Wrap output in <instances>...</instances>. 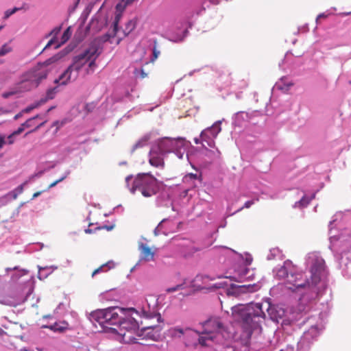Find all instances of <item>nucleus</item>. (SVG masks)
Segmentation results:
<instances>
[{
	"instance_id": "15",
	"label": "nucleus",
	"mask_w": 351,
	"mask_h": 351,
	"mask_svg": "<svg viewBox=\"0 0 351 351\" xmlns=\"http://www.w3.org/2000/svg\"><path fill=\"white\" fill-rule=\"evenodd\" d=\"M267 311L271 319L276 322H278L279 319L283 317L285 314L283 308L270 304H268Z\"/></svg>"
},
{
	"instance_id": "24",
	"label": "nucleus",
	"mask_w": 351,
	"mask_h": 351,
	"mask_svg": "<svg viewBox=\"0 0 351 351\" xmlns=\"http://www.w3.org/2000/svg\"><path fill=\"white\" fill-rule=\"evenodd\" d=\"M293 83L292 82H286L285 79H281L280 81L277 84L276 86L278 89L282 91L287 93L291 86H293Z\"/></svg>"
},
{
	"instance_id": "10",
	"label": "nucleus",
	"mask_w": 351,
	"mask_h": 351,
	"mask_svg": "<svg viewBox=\"0 0 351 351\" xmlns=\"http://www.w3.org/2000/svg\"><path fill=\"white\" fill-rule=\"evenodd\" d=\"M47 70L39 64L23 74L30 83H35L36 87L38 86L42 80L47 78Z\"/></svg>"
},
{
	"instance_id": "31",
	"label": "nucleus",
	"mask_w": 351,
	"mask_h": 351,
	"mask_svg": "<svg viewBox=\"0 0 351 351\" xmlns=\"http://www.w3.org/2000/svg\"><path fill=\"white\" fill-rule=\"evenodd\" d=\"M37 119H41V116L37 114L36 116L29 119L25 123H23V125H25V128H31L35 125L34 122Z\"/></svg>"
},
{
	"instance_id": "16",
	"label": "nucleus",
	"mask_w": 351,
	"mask_h": 351,
	"mask_svg": "<svg viewBox=\"0 0 351 351\" xmlns=\"http://www.w3.org/2000/svg\"><path fill=\"white\" fill-rule=\"evenodd\" d=\"M193 332H195L197 334V332L192 330L189 328H182L178 326L171 328L168 330L169 335L172 338H180L182 336L189 335Z\"/></svg>"
},
{
	"instance_id": "61",
	"label": "nucleus",
	"mask_w": 351,
	"mask_h": 351,
	"mask_svg": "<svg viewBox=\"0 0 351 351\" xmlns=\"http://www.w3.org/2000/svg\"><path fill=\"white\" fill-rule=\"evenodd\" d=\"M3 28V26H0V30Z\"/></svg>"
},
{
	"instance_id": "43",
	"label": "nucleus",
	"mask_w": 351,
	"mask_h": 351,
	"mask_svg": "<svg viewBox=\"0 0 351 351\" xmlns=\"http://www.w3.org/2000/svg\"><path fill=\"white\" fill-rule=\"evenodd\" d=\"M60 29H61V27H56L55 29H53L51 32L50 34H54L55 36H56V35H57V34L60 32Z\"/></svg>"
},
{
	"instance_id": "25",
	"label": "nucleus",
	"mask_w": 351,
	"mask_h": 351,
	"mask_svg": "<svg viewBox=\"0 0 351 351\" xmlns=\"http://www.w3.org/2000/svg\"><path fill=\"white\" fill-rule=\"evenodd\" d=\"M57 92H58V87H54V88L48 89L46 93L45 97L41 99L40 100V103L45 104L48 100L53 99L56 94L57 93Z\"/></svg>"
},
{
	"instance_id": "55",
	"label": "nucleus",
	"mask_w": 351,
	"mask_h": 351,
	"mask_svg": "<svg viewBox=\"0 0 351 351\" xmlns=\"http://www.w3.org/2000/svg\"><path fill=\"white\" fill-rule=\"evenodd\" d=\"M85 231H86V232H88V233H90L91 232V230H90V229H87Z\"/></svg>"
},
{
	"instance_id": "6",
	"label": "nucleus",
	"mask_w": 351,
	"mask_h": 351,
	"mask_svg": "<svg viewBox=\"0 0 351 351\" xmlns=\"http://www.w3.org/2000/svg\"><path fill=\"white\" fill-rule=\"evenodd\" d=\"M135 312H130L123 316L121 322L117 324V332L121 336V341L125 343H136L134 335L139 328L138 322L133 316Z\"/></svg>"
},
{
	"instance_id": "50",
	"label": "nucleus",
	"mask_w": 351,
	"mask_h": 351,
	"mask_svg": "<svg viewBox=\"0 0 351 351\" xmlns=\"http://www.w3.org/2000/svg\"><path fill=\"white\" fill-rule=\"evenodd\" d=\"M125 5L131 4L134 1V0H123Z\"/></svg>"
},
{
	"instance_id": "33",
	"label": "nucleus",
	"mask_w": 351,
	"mask_h": 351,
	"mask_svg": "<svg viewBox=\"0 0 351 351\" xmlns=\"http://www.w3.org/2000/svg\"><path fill=\"white\" fill-rule=\"evenodd\" d=\"M70 174V171H66L64 174L63 175V176H62L60 178H59L58 180L54 181L53 182L49 184V186H48V189H51L53 186H55L57 184H58L59 182L63 181L64 179H66L68 176Z\"/></svg>"
},
{
	"instance_id": "38",
	"label": "nucleus",
	"mask_w": 351,
	"mask_h": 351,
	"mask_svg": "<svg viewBox=\"0 0 351 351\" xmlns=\"http://www.w3.org/2000/svg\"><path fill=\"white\" fill-rule=\"evenodd\" d=\"M254 204V200H250V201H247L243 207H241V208H239L238 210V211H241V210H243V208H249L251 206H252L253 204Z\"/></svg>"
},
{
	"instance_id": "60",
	"label": "nucleus",
	"mask_w": 351,
	"mask_h": 351,
	"mask_svg": "<svg viewBox=\"0 0 351 351\" xmlns=\"http://www.w3.org/2000/svg\"><path fill=\"white\" fill-rule=\"evenodd\" d=\"M142 76L144 77L145 76V73L142 72Z\"/></svg>"
},
{
	"instance_id": "58",
	"label": "nucleus",
	"mask_w": 351,
	"mask_h": 351,
	"mask_svg": "<svg viewBox=\"0 0 351 351\" xmlns=\"http://www.w3.org/2000/svg\"><path fill=\"white\" fill-rule=\"evenodd\" d=\"M9 139H10L9 143H10V144H12V143H13V142H12V139H11V138H9Z\"/></svg>"
},
{
	"instance_id": "23",
	"label": "nucleus",
	"mask_w": 351,
	"mask_h": 351,
	"mask_svg": "<svg viewBox=\"0 0 351 351\" xmlns=\"http://www.w3.org/2000/svg\"><path fill=\"white\" fill-rule=\"evenodd\" d=\"M68 323L66 322H56L55 324L45 326L46 328H49L50 330L55 332H63L68 328Z\"/></svg>"
},
{
	"instance_id": "37",
	"label": "nucleus",
	"mask_w": 351,
	"mask_h": 351,
	"mask_svg": "<svg viewBox=\"0 0 351 351\" xmlns=\"http://www.w3.org/2000/svg\"><path fill=\"white\" fill-rule=\"evenodd\" d=\"M159 55H160V51H158L156 49V45H155L153 48V57L151 59V62H154L158 58Z\"/></svg>"
},
{
	"instance_id": "54",
	"label": "nucleus",
	"mask_w": 351,
	"mask_h": 351,
	"mask_svg": "<svg viewBox=\"0 0 351 351\" xmlns=\"http://www.w3.org/2000/svg\"><path fill=\"white\" fill-rule=\"evenodd\" d=\"M17 10V8H14L13 10H11V12H13L14 14Z\"/></svg>"
},
{
	"instance_id": "41",
	"label": "nucleus",
	"mask_w": 351,
	"mask_h": 351,
	"mask_svg": "<svg viewBox=\"0 0 351 351\" xmlns=\"http://www.w3.org/2000/svg\"><path fill=\"white\" fill-rule=\"evenodd\" d=\"M188 178L190 179L195 180V179H197V176L195 173H189L185 176V179H187Z\"/></svg>"
},
{
	"instance_id": "56",
	"label": "nucleus",
	"mask_w": 351,
	"mask_h": 351,
	"mask_svg": "<svg viewBox=\"0 0 351 351\" xmlns=\"http://www.w3.org/2000/svg\"><path fill=\"white\" fill-rule=\"evenodd\" d=\"M19 187H20L19 190L22 191L23 190V185H21Z\"/></svg>"
},
{
	"instance_id": "8",
	"label": "nucleus",
	"mask_w": 351,
	"mask_h": 351,
	"mask_svg": "<svg viewBox=\"0 0 351 351\" xmlns=\"http://www.w3.org/2000/svg\"><path fill=\"white\" fill-rule=\"evenodd\" d=\"M133 188L146 197L155 195L158 190L157 180L148 173L138 175L134 180Z\"/></svg>"
},
{
	"instance_id": "34",
	"label": "nucleus",
	"mask_w": 351,
	"mask_h": 351,
	"mask_svg": "<svg viewBox=\"0 0 351 351\" xmlns=\"http://www.w3.org/2000/svg\"><path fill=\"white\" fill-rule=\"evenodd\" d=\"M43 104L42 103H40V101L32 106H27L26 108L23 110L24 112L28 113L31 112L33 109L38 107L40 105Z\"/></svg>"
},
{
	"instance_id": "4",
	"label": "nucleus",
	"mask_w": 351,
	"mask_h": 351,
	"mask_svg": "<svg viewBox=\"0 0 351 351\" xmlns=\"http://www.w3.org/2000/svg\"><path fill=\"white\" fill-rule=\"evenodd\" d=\"M97 40L95 39L88 49L73 58V62L69 66L74 71L73 80L77 78L79 71L86 63H88V68L86 70V74L94 72L97 67L96 60L100 54L96 43Z\"/></svg>"
},
{
	"instance_id": "30",
	"label": "nucleus",
	"mask_w": 351,
	"mask_h": 351,
	"mask_svg": "<svg viewBox=\"0 0 351 351\" xmlns=\"http://www.w3.org/2000/svg\"><path fill=\"white\" fill-rule=\"evenodd\" d=\"M311 202V199L306 196H304L300 201L295 202V207H305Z\"/></svg>"
},
{
	"instance_id": "28",
	"label": "nucleus",
	"mask_w": 351,
	"mask_h": 351,
	"mask_svg": "<svg viewBox=\"0 0 351 351\" xmlns=\"http://www.w3.org/2000/svg\"><path fill=\"white\" fill-rule=\"evenodd\" d=\"M135 27V24L133 21H130L125 25V29L123 31V36H128Z\"/></svg>"
},
{
	"instance_id": "17",
	"label": "nucleus",
	"mask_w": 351,
	"mask_h": 351,
	"mask_svg": "<svg viewBox=\"0 0 351 351\" xmlns=\"http://www.w3.org/2000/svg\"><path fill=\"white\" fill-rule=\"evenodd\" d=\"M73 74L74 71L71 69L70 66H69L60 75V77L55 80L54 82L56 84L60 83L61 85H66L71 80H73Z\"/></svg>"
},
{
	"instance_id": "27",
	"label": "nucleus",
	"mask_w": 351,
	"mask_h": 351,
	"mask_svg": "<svg viewBox=\"0 0 351 351\" xmlns=\"http://www.w3.org/2000/svg\"><path fill=\"white\" fill-rule=\"evenodd\" d=\"M143 315L146 319H152L156 317L158 321H159L161 318L160 315L155 311H146L145 310H142Z\"/></svg>"
},
{
	"instance_id": "51",
	"label": "nucleus",
	"mask_w": 351,
	"mask_h": 351,
	"mask_svg": "<svg viewBox=\"0 0 351 351\" xmlns=\"http://www.w3.org/2000/svg\"><path fill=\"white\" fill-rule=\"evenodd\" d=\"M252 261V258H251V257L247 258L245 260L247 265H250Z\"/></svg>"
},
{
	"instance_id": "18",
	"label": "nucleus",
	"mask_w": 351,
	"mask_h": 351,
	"mask_svg": "<svg viewBox=\"0 0 351 351\" xmlns=\"http://www.w3.org/2000/svg\"><path fill=\"white\" fill-rule=\"evenodd\" d=\"M72 50V48H69V47H66L61 51L58 52L57 54L54 55L53 56L51 57L48 60H45L43 64H40L39 65H42L43 67L45 68L46 66L50 65L52 63L56 62L60 59H62L63 57H64L66 54H68Z\"/></svg>"
},
{
	"instance_id": "22",
	"label": "nucleus",
	"mask_w": 351,
	"mask_h": 351,
	"mask_svg": "<svg viewBox=\"0 0 351 351\" xmlns=\"http://www.w3.org/2000/svg\"><path fill=\"white\" fill-rule=\"evenodd\" d=\"M151 138V135L149 134H147L142 136L133 146L132 151H135L137 149L142 148L146 146L148 144Z\"/></svg>"
},
{
	"instance_id": "45",
	"label": "nucleus",
	"mask_w": 351,
	"mask_h": 351,
	"mask_svg": "<svg viewBox=\"0 0 351 351\" xmlns=\"http://www.w3.org/2000/svg\"><path fill=\"white\" fill-rule=\"evenodd\" d=\"M45 123H46V121H44L41 122L40 123H39L38 125H37L36 126L35 129H34V130H33V131H35V130H36L37 129L40 128V127L43 126V125H45ZM31 132H32V130Z\"/></svg>"
},
{
	"instance_id": "63",
	"label": "nucleus",
	"mask_w": 351,
	"mask_h": 351,
	"mask_svg": "<svg viewBox=\"0 0 351 351\" xmlns=\"http://www.w3.org/2000/svg\"><path fill=\"white\" fill-rule=\"evenodd\" d=\"M350 14H351V12H350Z\"/></svg>"
},
{
	"instance_id": "26",
	"label": "nucleus",
	"mask_w": 351,
	"mask_h": 351,
	"mask_svg": "<svg viewBox=\"0 0 351 351\" xmlns=\"http://www.w3.org/2000/svg\"><path fill=\"white\" fill-rule=\"evenodd\" d=\"M71 27H69L66 28V29L64 32L62 37H61V43L58 45L56 47V49H58L60 47L61 45L65 43L71 37Z\"/></svg>"
},
{
	"instance_id": "13",
	"label": "nucleus",
	"mask_w": 351,
	"mask_h": 351,
	"mask_svg": "<svg viewBox=\"0 0 351 351\" xmlns=\"http://www.w3.org/2000/svg\"><path fill=\"white\" fill-rule=\"evenodd\" d=\"M36 87V84H32L30 82L27 80V78L24 77V76L22 75L21 77V81L16 84V90L12 93V94L16 93H23V92H27L29 91ZM11 95L10 93H6L4 94V97H8Z\"/></svg>"
},
{
	"instance_id": "35",
	"label": "nucleus",
	"mask_w": 351,
	"mask_h": 351,
	"mask_svg": "<svg viewBox=\"0 0 351 351\" xmlns=\"http://www.w3.org/2000/svg\"><path fill=\"white\" fill-rule=\"evenodd\" d=\"M25 128V125H23V123L21 124V126L16 131H14L12 134H10L8 136V138H12L13 136L20 134L21 132H23Z\"/></svg>"
},
{
	"instance_id": "20",
	"label": "nucleus",
	"mask_w": 351,
	"mask_h": 351,
	"mask_svg": "<svg viewBox=\"0 0 351 351\" xmlns=\"http://www.w3.org/2000/svg\"><path fill=\"white\" fill-rule=\"evenodd\" d=\"M139 250L141 251V258L142 260L150 261L154 259V252H152V249L148 245L141 243L139 245Z\"/></svg>"
},
{
	"instance_id": "2",
	"label": "nucleus",
	"mask_w": 351,
	"mask_h": 351,
	"mask_svg": "<svg viewBox=\"0 0 351 351\" xmlns=\"http://www.w3.org/2000/svg\"><path fill=\"white\" fill-rule=\"evenodd\" d=\"M202 324L204 330L198 339L202 346H210V342L213 341L223 343V339H228L231 337L219 317H210Z\"/></svg>"
},
{
	"instance_id": "9",
	"label": "nucleus",
	"mask_w": 351,
	"mask_h": 351,
	"mask_svg": "<svg viewBox=\"0 0 351 351\" xmlns=\"http://www.w3.org/2000/svg\"><path fill=\"white\" fill-rule=\"evenodd\" d=\"M324 268V260L321 257L315 256L312 261L311 279L307 278L310 282V287L315 286L320 282Z\"/></svg>"
},
{
	"instance_id": "62",
	"label": "nucleus",
	"mask_w": 351,
	"mask_h": 351,
	"mask_svg": "<svg viewBox=\"0 0 351 351\" xmlns=\"http://www.w3.org/2000/svg\"><path fill=\"white\" fill-rule=\"evenodd\" d=\"M350 84H351V81L350 82Z\"/></svg>"
},
{
	"instance_id": "5",
	"label": "nucleus",
	"mask_w": 351,
	"mask_h": 351,
	"mask_svg": "<svg viewBox=\"0 0 351 351\" xmlns=\"http://www.w3.org/2000/svg\"><path fill=\"white\" fill-rule=\"evenodd\" d=\"M292 267L291 262L287 261L276 272L278 278L285 280V287L292 291L310 287V282L306 278H304V274L292 271L291 269Z\"/></svg>"
},
{
	"instance_id": "47",
	"label": "nucleus",
	"mask_w": 351,
	"mask_h": 351,
	"mask_svg": "<svg viewBox=\"0 0 351 351\" xmlns=\"http://www.w3.org/2000/svg\"><path fill=\"white\" fill-rule=\"evenodd\" d=\"M13 14V12H11V10H8L5 13V17L8 18L10 16H11Z\"/></svg>"
},
{
	"instance_id": "40",
	"label": "nucleus",
	"mask_w": 351,
	"mask_h": 351,
	"mask_svg": "<svg viewBox=\"0 0 351 351\" xmlns=\"http://www.w3.org/2000/svg\"><path fill=\"white\" fill-rule=\"evenodd\" d=\"M328 16L327 14H325L324 13H322V14H320L317 16V19H316V22L317 23H319V21L322 19H326Z\"/></svg>"
},
{
	"instance_id": "57",
	"label": "nucleus",
	"mask_w": 351,
	"mask_h": 351,
	"mask_svg": "<svg viewBox=\"0 0 351 351\" xmlns=\"http://www.w3.org/2000/svg\"><path fill=\"white\" fill-rule=\"evenodd\" d=\"M19 187H20L19 190L22 191L23 190V185H21Z\"/></svg>"
},
{
	"instance_id": "49",
	"label": "nucleus",
	"mask_w": 351,
	"mask_h": 351,
	"mask_svg": "<svg viewBox=\"0 0 351 351\" xmlns=\"http://www.w3.org/2000/svg\"><path fill=\"white\" fill-rule=\"evenodd\" d=\"M194 142L195 144H199V143L202 144V141L201 138L199 139V138H195L194 139Z\"/></svg>"
},
{
	"instance_id": "53",
	"label": "nucleus",
	"mask_w": 351,
	"mask_h": 351,
	"mask_svg": "<svg viewBox=\"0 0 351 351\" xmlns=\"http://www.w3.org/2000/svg\"><path fill=\"white\" fill-rule=\"evenodd\" d=\"M119 38H118V40L117 41V44H119L120 43V41L121 40V39L123 38L122 36H118Z\"/></svg>"
},
{
	"instance_id": "7",
	"label": "nucleus",
	"mask_w": 351,
	"mask_h": 351,
	"mask_svg": "<svg viewBox=\"0 0 351 351\" xmlns=\"http://www.w3.org/2000/svg\"><path fill=\"white\" fill-rule=\"evenodd\" d=\"M221 131V121H216L212 126L206 128L200 134V138L202 141V145L208 152L206 156H211L213 155L216 158H219L221 152L216 148V152L208 150L206 145L209 147H215V139L217 138L218 134Z\"/></svg>"
},
{
	"instance_id": "52",
	"label": "nucleus",
	"mask_w": 351,
	"mask_h": 351,
	"mask_svg": "<svg viewBox=\"0 0 351 351\" xmlns=\"http://www.w3.org/2000/svg\"><path fill=\"white\" fill-rule=\"evenodd\" d=\"M4 335H8V332H5L0 328V337H3Z\"/></svg>"
},
{
	"instance_id": "14",
	"label": "nucleus",
	"mask_w": 351,
	"mask_h": 351,
	"mask_svg": "<svg viewBox=\"0 0 351 351\" xmlns=\"http://www.w3.org/2000/svg\"><path fill=\"white\" fill-rule=\"evenodd\" d=\"M121 14H117L115 16L114 20L113 21L112 24V30L109 31L108 33L102 36L101 38H99V40L101 42H106L110 41L111 43L112 41L111 40V38H113L115 37L118 33V25L119 23V21L121 19Z\"/></svg>"
},
{
	"instance_id": "12",
	"label": "nucleus",
	"mask_w": 351,
	"mask_h": 351,
	"mask_svg": "<svg viewBox=\"0 0 351 351\" xmlns=\"http://www.w3.org/2000/svg\"><path fill=\"white\" fill-rule=\"evenodd\" d=\"M165 156L152 146L149 152V163L154 167L163 169L165 167Z\"/></svg>"
},
{
	"instance_id": "21",
	"label": "nucleus",
	"mask_w": 351,
	"mask_h": 351,
	"mask_svg": "<svg viewBox=\"0 0 351 351\" xmlns=\"http://www.w3.org/2000/svg\"><path fill=\"white\" fill-rule=\"evenodd\" d=\"M114 263L112 261H110L100 267H99L97 269H95L93 272L92 273V276H95L96 274L100 273V272H107L110 269L114 267Z\"/></svg>"
},
{
	"instance_id": "1",
	"label": "nucleus",
	"mask_w": 351,
	"mask_h": 351,
	"mask_svg": "<svg viewBox=\"0 0 351 351\" xmlns=\"http://www.w3.org/2000/svg\"><path fill=\"white\" fill-rule=\"evenodd\" d=\"M232 315L235 320L241 323L243 329L249 337L254 330L261 328V324L265 319L263 305L260 303L234 306Z\"/></svg>"
},
{
	"instance_id": "59",
	"label": "nucleus",
	"mask_w": 351,
	"mask_h": 351,
	"mask_svg": "<svg viewBox=\"0 0 351 351\" xmlns=\"http://www.w3.org/2000/svg\"><path fill=\"white\" fill-rule=\"evenodd\" d=\"M18 117H19V114H16V115L15 116V119H17Z\"/></svg>"
},
{
	"instance_id": "39",
	"label": "nucleus",
	"mask_w": 351,
	"mask_h": 351,
	"mask_svg": "<svg viewBox=\"0 0 351 351\" xmlns=\"http://www.w3.org/2000/svg\"><path fill=\"white\" fill-rule=\"evenodd\" d=\"M25 300H26V298H19L15 302L10 303V305L15 306L22 302H24Z\"/></svg>"
},
{
	"instance_id": "48",
	"label": "nucleus",
	"mask_w": 351,
	"mask_h": 351,
	"mask_svg": "<svg viewBox=\"0 0 351 351\" xmlns=\"http://www.w3.org/2000/svg\"><path fill=\"white\" fill-rule=\"evenodd\" d=\"M41 193H42V191H38V192L34 193L33 195L32 199H34V198L38 197L39 195H41Z\"/></svg>"
},
{
	"instance_id": "32",
	"label": "nucleus",
	"mask_w": 351,
	"mask_h": 351,
	"mask_svg": "<svg viewBox=\"0 0 351 351\" xmlns=\"http://www.w3.org/2000/svg\"><path fill=\"white\" fill-rule=\"evenodd\" d=\"M12 48L8 44H4L0 49V56H3L7 53L11 52Z\"/></svg>"
},
{
	"instance_id": "36",
	"label": "nucleus",
	"mask_w": 351,
	"mask_h": 351,
	"mask_svg": "<svg viewBox=\"0 0 351 351\" xmlns=\"http://www.w3.org/2000/svg\"><path fill=\"white\" fill-rule=\"evenodd\" d=\"M183 289V284L178 285L175 287L167 289V291L169 293L174 292Z\"/></svg>"
},
{
	"instance_id": "11",
	"label": "nucleus",
	"mask_w": 351,
	"mask_h": 351,
	"mask_svg": "<svg viewBox=\"0 0 351 351\" xmlns=\"http://www.w3.org/2000/svg\"><path fill=\"white\" fill-rule=\"evenodd\" d=\"M176 141L169 138L158 140L152 146L164 155L173 152L176 147Z\"/></svg>"
},
{
	"instance_id": "3",
	"label": "nucleus",
	"mask_w": 351,
	"mask_h": 351,
	"mask_svg": "<svg viewBox=\"0 0 351 351\" xmlns=\"http://www.w3.org/2000/svg\"><path fill=\"white\" fill-rule=\"evenodd\" d=\"M135 312L138 315V312L134 308H124L119 306H112L104 309H97L90 313L92 321L97 322L104 328H109L112 330L117 331V328H111V326H117L121 322L123 316H125L128 313Z\"/></svg>"
},
{
	"instance_id": "29",
	"label": "nucleus",
	"mask_w": 351,
	"mask_h": 351,
	"mask_svg": "<svg viewBox=\"0 0 351 351\" xmlns=\"http://www.w3.org/2000/svg\"><path fill=\"white\" fill-rule=\"evenodd\" d=\"M250 269L247 267H241V274L240 276L241 278L246 279V280H250L252 279V276L253 274L248 275L249 273H250Z\"/></svg>"
},
{
	"instance_id": "46",
	"label": "nucleus",
	"mask_w": 351,
	"mask_h": 351,
	"mask_svg": "<svg viewBox=\"0 0 351 351\" xmlns=\"http://www.w3.org/2000/svg\"><path fill=\"white\" fill-rule=\"evenodd\" d=\"M53 42H54V38L51 39V40L48 42V43L47 44V45L45 46V49H47V48L49 47H50V46L53 43Z\"/></svg>"
},
{
	"instance_id": "19",
	"label": "nucleus",
	"mask_w": 351,
	"mask_h": 351,
	"mask_svg": "<svg viewBox=\"0 0 351 351\" xmlns=\"http://www.w3.org/2000/svg\"><path fill=\"white\" fill-rule=\"evenodd\" d=\"M72 50V48H69V47H66L61 51L58 52L57 54L54 55L53 56L51 57L48 60H45L43 64H40L39 65H42L43 67L45 68L46 66L50 65L52 63L56 62L60 59H62L63 57H64L66 54H68Z\"/></svg>"
},
{
	"instance_id": "44",
	"label": "nucleus",
	"mask_w": 351,
	"mask_h": 351,
	"mask_svg": "<svg viewBox=\"0 0 351 351\" xmlns=\"http://www.w3.org/2000/svg\"><path fill=\"white\" fill-rule=\"evenodd\" d=\"M5 144V138L3 136H0V149H1Z\"/></svg>"
},
{
	"instance_id": "42",
	"label": "nucleus",
	"mask_w": 351,
	"mask_h": 351,
	"mask_svg": "<svg viewBox=\"0 0 351 351\" xmlns=\"http://www.w3.org/2000/svg\"><path fill=\"white\" fill-rule=\"evenodd\" d=\"M114 226H104L102 227H99L97 229H106L108 231L112 230L114 228Z\"/></svg>"
}]
</instances>
